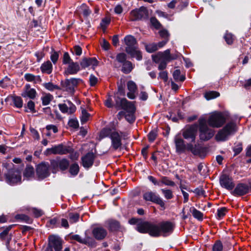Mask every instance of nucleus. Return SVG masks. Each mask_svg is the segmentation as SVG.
I'll return each mask as SVG.
<instances>
[{
	"label": "nucleus",
	"instance_id": "61",
	"mask_svg": "<svg viewBox=\"0 0 251 251\" xmlns=\"http://www.w3.org/2000/svg\"><path fill=\"white\" fill-rule=\"evenodd\" d=\"M134 113H126L125 115V118L130 123H132L135 120V118L134 116Z\"/></svg>",
	"mask_w": 251,
	"mask_h": 251
},
{
	"label": "nucleus",
	"instance_id": "27",
	"mask_svg": "<svg viewBox=\"0 0 251 251\" xmlns=\"http://www.w3.org/2000/svg\"><path fill=\"white\" fill-rule=\"evenodd\" d=\"M97 65V60L95 58H85L80 62V66L85 69L91 66Z\"/></svg>",
	"mask_w": 251,
	"mask_h": 251
},
{
	"label": "nucleus",
	"instance_id": "26",
	"mask_svg": "<svg viewBox=\"0 0 251 251\" xmlns=\"http://www.w3.org/2000/svg\"><path fill=\"white\" fill-rule=\"evenodd\" d=\"M92 233L96 239L102 240L106 236L107 231L102 227H96L93 229Z\"/></svg>",
	"mask_w": 251,
	"mask_h": 251
},
{
	"label": "nucleus",
	"instance_id": "1",
	"mask_svg": "<svg viewBox=\"0 0 251 251\" xmlns=\"http://www.w3.org/2000/svg\"><path fill=\"white\" fill-rule=\"evenodd\" d=\"M174 227L173 224L170 222H163L157 225L143 221L137 225V230L141 233H148L153 237L166 236L173 232Z\"/></svg>",
	"mask_w": 251,
	"mask_h": 251
},
{
	"label": "nucleus",
	"instance_id": "25",
	"mask_svg": "<svg viewBox=\"0 0 251 251\" xmlns=\"http://www.w3.org/2000/svg\"><path fill=\"white\" fill-rule=\"evenodd\" d=\"M127 89L128 92L127 93V97L131 100L136 98V94L137 90L136 84L133 81H129L127 83Z\"/></svg>",
	"mask_w": 251,
	"mask_h": 251
},
{
	"label": "nucleus",
	"instance_id": "62",
	"mask_svg": "<svg viewBox=\"0 0 251 251\" xmlns=\"http://www.w3.org/2000/svg\"><path fill=\"white\" fill-rule=\"evenodd\" d=\"M159 35L162 38H164V40L169 39V34L168 31L165 29L160 30L159 31Z\"/></svg>",
	"mask_w": 251,
	"mask_h": 251
},
{
	"label": "nucleus",
	"instance_id": "3",
	"mask_svg": "<svg viewBox=\"0 0 251 251\" xmlns=\"http://www.w3.org/2000/svg\"><path fill=\"white\" fill-rule=\"evenodd\" d=\"M175 142L176 147V150L177 152H183L185 151L191 152L194 155H198L200 157L204 156L205 150L199 144H192V143H187L185 144L184 140L179 137H176Z\"/></svg>",
	"mask_w": 251,
	"mask_h": 251
},
{
	"label": "nucleus",
	"instance_id": "28",
	"mask_svg": "<svg viewBox=\"0 0 251 251\" xmlns=\"http://www.w3.org/2000/svg\"><path fill=\"white\" fill-rule=\"evenodd\" d=\"M40 69L42 73L50 74L52 71V65L50 61H47L41 65Z\"/></svg>",
	"mask_w": 251,
	"mask_h": 251
},
{
	"label": "nucleus",
	"instance_id": "6",
	"mask_svg": "<svg viewBox=\"0 0 251 251\" xmlns=\"http://www.w3.org/2000/svg\"><path fill=\"white\" fill-rule=\"evenodd\" d=\"M124 41L126 47V52L132 57H135L138 60L142 59L141 52L138 50L136 39L131 35H127L124 38Z\"/></svg>",
	"mask_w": 251,
	"mask_h": 251
},
{
	"label": "nucleus",
	"instance_id": "48",
	"mask_svg": "<svg viewBox=\"0 0 251 251\" xmlns=\"http://www.w3.org/2000/svg\"><path fill=\"white\" fill-rule=\"evenodd\" d=\"M227 211V209L226 207L219 208L217 210V218L218 219L223 218L226 215Z\"/></svg>",
	"mask_w": 251,
	"mask_h": 251
},
{
	"label": "nucleus",
	"instance_id": "17",
	"mask_svg": "<svg viewBox=\"0 0 251 251\" xmlns=\"http://www.w3.org/2000/svg\"><path fill=\"white\" fill-rule=\"evenodd\" d=\"M96 157L94 153L90 152L83 156L81 158V164L83 167L86 169L91 168L94 164Z\"/></svg>",
	"mask_w": 251,
	"mask_h": 251
},
{
	"label": "nucleus",
	"instance_id": "9",
	"mask_svg": "<svg viewBox=\"0 0 251 251\" xmlns=\"http://www.w3.org/2000/svg\"><path fill=\"white\" fill-rule=\"evenodd\" d=\"M115 106L119 109H124L126 113H135L136 110L133 103L128 101L125 98L116 97L115 99Z\"/></svg>",
	"mask_w": 251,
	"mask_h": 251
},
{
	"label": "nucleus",
	"instance_id": "46",
	"mask_svg": "<svg viewBox=\"0 0 251 251\" xmlns=\"http://www.w3.org/2000/svg\"><path fill=\"white\" fill-rule=\"evenodd\" d=\"M73 62V60L71 58L70 55L68 52H64L62 59V63L63 64L68 65L71 63Z\"/></svg>",
	"mask_w": 251,
	"mask_h": 251
},
{
	"label": "nucleus",
	"instance_id": "15",
	"mask_svg": "<svg viewBox=\"0 0 251 251\" xmlns=\"http://www.w3.org/2000/svg\"><path fill=\"white\" fill-rule=\"evenodd\" d=\"M50 164L47 162H42L36 167V174L39 179H43L50 175Z\"/></svg>",
	"mask_w": 251,
	"mask_h": 251
},
{
	"label": "nucleus",
	"instance_id": "36",
	"mask_svg": "<svg viewBox=\"0 0 251 251\" xmlns=\"http://www.w3.org/2000/svg\"><path fill=\"white\" fill-rule=\"evenodd\" d=\"M161 184H164L166 186L174 187L176 185L174 181L171 180L168 177L162 176L161 178Z\"/></svg>",
	"mask_w": 251,
	"mask_h": 251
},
{
	"label": "nucleus",
	"instance_id": "49",
	"mask_svg": "<svg viewBox=\"0 0 251 251\" xmlns=\"http://www.w3.org/2000/svg\"><path fill=\"white\" fill-rule=\"evenodd\" d=\"M9 230L8 229H5L0 233V238L1 240H6V245L8 246L9 243V239L8 236Z\"/></svg>",
	"mask_w": 251,
	"mask_h": 251
},
{
	"label": "nucleus",
	"instance_id": "55",
	"mask_svg": "<svg viewBox=\"0 0 251 251\" xmlns=\"http://www.w3.org/2000/svg\"><path fill=\"white\" fill-rule=\"evenodd\" d=\"M68 125L70 127L76 128L78 127V122L77 120L72 119L69 120Z\"/></svg>",
	"mask_w": 251,
	"mask_h": 251
},
{
	"label": "nucleus",
	"instance_id": "31",
	"mask_svg": "<svg viewBox=\"0 0 251 251\" xmlns=\"http://www.w3.org/2000/svg\"><path fill=\"white\" fill-rule=\"evenodd\" d=\"M190 212L192 213L193 217L199 221H202L203 219V214L201 211L198 210L194 207H192L190 209Z\"/></svg>",
	"mask_w": 251,
	"mask_h": 251
},
{
	"label": "nucleus",
	"instance_id": "63",
	"mask_svg": "<svg viewBox=\"0 0 251 251\" xmlns=\"http://www.w3.org/2000/svg\"><path fill=\"white\" fill-rule=\"evenodd\" d=\"M242 145L241 144H239L234 147L233 148V151L234 152L235 155L239 154L242 151Z\"/></svg>",
	"mask_w": 251,
	"mask_h": 251
},
{
	"label": "nucleus",
	"instance_id": "4",
	"mask_svg": "<svg viewBox=\"0 0 251 251\" xmlns=\"http://www.w3.org/2000/svg\"><path fill=\"white\" fill-rule=\"evenodd\" d=\"M100 137L101 138L109 137L111 140V147L115 150H117L122 146V136L114 128H103L100 132Z\"/></svg>",
	"mask_w": 251,
	"mask_h": 251
},
{
	"label": "nucleus",
	"instance_id": "5",
	"mask_svg": "<svg viewBox=\"0 0 251 251\" xmlns=\"http://www.w3.org/2000/svg\"><path fill=\"white\" fill-rule=\"evenodd\" d=\"M238 130L236 123L234 121L228 122L216 135L215 138L218 141H225L234 135Z\"/></svg>",
	"mask_w": 251,
	"mask_h": 251
},
{
	"label": "nucleus",
	"instance_id": "60",
	"mask_svg": "<svg viewBox=\"0 0 251 251\" xmlns=\"http://www.w3.org/2000/svg\"><path fill=\"white\" fill-rule=\"evenodd\" d=\"M151 22L152 25L156 28H159L161 25L158 21L155 18H151Z\"/></svg>",
	"mask_w": 251,
	"mask_h": 251
},
{
	"label": "nucleus",
	"instance_id": "38",
	"mask_svg": "<svg viewBox=\"0 0 251 251\" xmlns=\"http://www.w3.org/2000/svg\"><path fill=\"white\" fill-rule=\"evenodd\" d=\"M12 100L15 107L17 108H21L23 106V100L20 97L13 96Z\"/></svg>",
	"mask_w": 251,
	"mask_h": 251
},
{
	"label": "nucleus",
	"instance_id": "23",
	"mask_svg": "<svg viewBox=\"0 0 251 251\" xmlns=\"http://www.w3.org/2000/svg\"><path fill=\"white\" fill-rule=\"evenodd\" d=\"M249 191V187L247 184L239 183L235 188L232 194L235 196H241L247 194Z\"/></svg>",
	"mask_w": 251,
	"mask_h": 251
},
{
	"label": "nucleus",
	"instance_id": "52",
	"mask_svg": "<svg viewBox=\"0 0 251 251\" xmlns=\"http://www.w3.org/2000/svg\"><path fill=\"white\" fill-rule=\"evenodd\" d=\"M110 20L107 18H104L102 20L100 25L103 31L106 29L107 25L110 24Z\"/></svg>",
	"mask_w": 251,
	"mask_h": 251
},
{
	"label": "nucleus",
	"instance_id": "34",
	"mask_svg": "<svg viewBox=\"0 0 251 251\" xmlns=\"http://www.w3.org/2000/svg\"><path fill=\"white\" fill-rule=\"evenodd\" d=\"M79 167L77 163L72 164L69 168V173L73 176H76L79 173Z\"/></svg>",
	"mask_w": 251,
	"mask_h": 251
},
{
	"label": "nucleus",
	"instance_id": "64",
	"mask_svg": "<svg viewBox=\"0 0 251 251\" xmlns=\"http://www.w3.org/2000/svg\"><path fill=\"white\" fill-rule=\"evenodd\" d=\"M181 3V0H173L168 4V6L169 8L173 9L175 8L176 4H180Z\"/></svg>",
	"mask_w": 251,
	"mask_h": 251
},
{
	"label": "nucleus",
	"instance_id": "13",
	"mask_svg": "<svg viewBox=\"0 0 251 251\" xmlns=\"http://www.w3.org/2000/svg\"><path fill=\"white\" fill-rule=\"evenodd\" d=\"M69 165V160L66 158L60 160H52L50 161V167L53 173H56L59 169L62 171L67 170Z\"/></svg>",
	"mask_w": 251,
	"mask_h": 251
},
{
	"label": "nucleus",
	"instance_id": "21",
	"mask_svg": "<svg viewBox=\"0 0 251 251\" xmlns=\"http://www.w3.org/2000/svg\"><path fill=\"white\" fill-rule=\"evenodd\" d=\"M80 70V66L78 63L72 62L68 64L64 69V75H74L76 74Z\"/></svg>",
	"mask_w": 251,
	"mask_h": 251
},
{
	"label": "nucleus",
	"instance_id": "18",
	"mask_svg": "<svg viewBox=\"0 0 251 251\" xmlns=\"http://www.w3.org/2000/svg\"><path fill=\"white\" fill-rule=\"evenodd\" d=\"M82 81L80 78H72L65 80L64 87L67 92L73 93L75 91V88L77 86L78 83Z\"/></svg>",
	"mask_w": 251,
	"mask_h": 251
},
{
	"label": "nucleus",
	"instance_id": "16",
	"mask_svg": "<svg viewBox=\"0 0 251 251\" xmlns=\"http://www.w3.org/2000/svg\"><path fill=\"white\" fill-rule=\"evenodd\" d=\"M148 16V11L144 7H141L139 9L133 10L130 14V19L132 21H136L145 18Z\"/></svg>",
	"mask_w": 251,
	"mask_h": 251
},
{
	"label": "nucleus",
	"instance_id": "33",
	"mask_svg": "<svg viewBox=\"0 0 251 251\" xmlns=\"http://www.w3.org/2000/svg\"><path fill=\"white\" fill-rule=\"evenodd\" d=\"M34 173V168L32 166H27L24 173V176L28 179L33 176Z\"/></svg>",
	"mask_w": 251,
	"mask_h": 251
},
{
	"label": "nucleus",
	"instance_id": "29",
	"mask_svg": "<svg viewBox=\"0 0 251 251\" xmlns=\"http://www.w3.org/2000/svg\"><path fill=\"white\" fill-rule=\"evenodd\" d=\"M25 80L28 82H32L35 83H40L42 81V79L39 75H34L31 74L27 73L24 75Z\"/></svg>",
	"mask_w": 251,
	"mask_h": 251
},
{
	"label": "nucleus",
	"instance_id": "50",
	"mask_svg": "<svg viewBox=\"0 0 251 251\" xmlns=\"http://www.w3.org/2000/svg\"><path fill=\"white\" fill-rule=\"evenodd\" d=\"M224 38L226 43L228 45L232 44L234 40V36L232 34L229 33H226L225 34Z\"/></svg>",
	"mask_w": 251,
	"mask_h": 251
},
{
	"label": "nucleus",
	"instance_id": "57",
	"mask_svg": "<svg viewBox=\"0 0 251 251\" xmlns=\"http://www.w3.org/2000/svg\"><path fill=\"white\" fill-rule=\"evenodd\" d=\"M124 96L125 95V89L124 87L122 84H121L118 86V90L117 94L115 96V99L116 97L119 98L118 96Z\"/></svg>",
	"mask_w": 251,
	"mask_h": 251
},
{
	"label": "nucleus",
	"instance_id": "30",
	"mask_svg": "<svg viewBox=\"0 0 251 251\" xmlns=\"http://www.w3.org/2000/svg\"><path fill=\"white\" fill-rule=\"evenodd\" d=\"M133 68V66L131 62L128 61L125 62L123 64L122 71L125 74H129L131 72Z\"/></svg>",
	"mask_w": 251,
	"mask_h": 251
},
{
	"label": "nucleus",
	"instance_id": "39",
	"mask_svg": "<svg viewBox=\"0 0 251 251\" xmlns=\"http://www.w3.org/2000/svg\"><path fill=\"white\" fill-rule=\"evenodd\" d=\"M220 96V94L216 91H209L204 94V97L207 100L217 98Z\"/></svg>",
	"mask_w": 251,
	"mask_h": 251
},
{
	"label": "nucleus",
	"instance_id": "47",
	"mask_svg": "<svg viewBox=\"0 0 251 251\" xmlns=\"http://www.w3.org/2000/svg\"><path fill=\"white\" fill-rule=\"evenodd\" d=\"M69 217L70 223H74L78 221L79 215L77 213H71L69 214Z\"/></svg>",
	"mask_w": 251,
	"mask_h": 251
},
{
	"label": "nucleus",
	"instance_id": "2",
	"mask_svg": "<svg viewBox=\"0 0 251 251\" xmlns=\"http://www.w3.org/2000/svg\"><path fill=\"white\" fill-rule=\"evenodd\" d=\"M2 167L7 170L4 176L5 181L8 184L14 185L21 183V172L12 162H3Z\"/></svg>",
	"mask_w": 251,
	"mask_h": 251
},
{
	"label": "nucleus",
	"instance_id": "11",
	"mask_svg": "<svg viewBox=\"0 0 251 251\" xmlns=\"http://www.w3.org/2000/svg\"><path fill=\"white\" fill-rule=\"evenodd\" d=\"M143 199L146 201H151L157 204L163 210L165 209V202L162 198L156 193L151 191L145 192L143 194Z\"/></svg>",
	"mask_w": 251,
	"mask_h": 251
},
{
	"label": "nucleus",
	"instance_id": "45",
	"mask_svg": "<svg viewBox=\"0 0 251 251\" xmlns=\"http://www.w3.org/2000/svg\"><path fill=\"white\" fill-rule=\"evenodd\" d=\"M90 114L85 109H82L81 112V122L82 124L86 123L90 117Z\"/></svg>",
	"mask_w": 251,
	"mask_h": 251
},
{
	"label": "nucleus",
	"instance_id": "24",
	"mask_svg": "<svg viewBox=\"0 0 251 251\" xmlns=\"http://www.w3.org/2000/svg\"><path fill=\"white\" fill-rule=\"evenodd\" d=\"M36 90L34 88H31L30 84H27L24 87L21 95L24 98L34 99L36 96Z\"/></svg>",
	"mask_w": 251,
	"mask_h": 251
},
{
	"label": "nucleus",
	"instance_id": "19",
	"mask_svg": "<svg viewBox=\"0 0 251 251\" xmlns=\"http://www.w3.org/2000/svg\"><path fill=\"white\" fill-rule=\"evenodd\" d=\"M220 183L222 187L228 190H231L234 187V183L232 178L225 174L220 176Z\"/></svg>",
	"mask_w": 251,
	"mask_h": 251
},
{
	"label": "nucleus",
	"instance_id": "8",
	"mask_svg": "<svg viewBox=\"0 0 251 251\" xmlns=\"http://www.w3.org/2000/svg\"><path fill=\"white\" fill-rule=\"evenodd\" d=\"M226 118L222 112H214L212 113L206 120L209 126L214 128L222 127L226 123Z\"/></svg>",
	"mask_w": 251,
	"mask_h": 251
},
{
	"label": "nucleus",
	"instance_id": "12",
	"mask_svg": "<svg viewBox=\"0 0 251 251\" xmlns=\"http://www.w3.org/2000/svg\"><path fill=\"white\" fill-rule=\"evenodd\" d=\"M178 54H171L170 50L168 49L164 52H159L156 54L152 55V58L154 62L158 63L160 61H164L167 62L173 59H176L178 57Z\"/></svg>",
	"mask_w": 251,
	"mask_h": 251
},
{
	"label": "nucleus",
	"instance_id": "53",
	"mask_svg": "<svg viewBox=\"0 0 251 251\" xmlns=\"http://www.w3.org/2000/svg\"><path fill=\"white\" fill-rule=\"evenodd\" d=\"M9 85V79L5 77L0 81V87L2 88L7 87Z\"/></svg>",
	"mask_w": 251,
	"mask_h": 251
},
{
	"label": "nucleus",
	"instance_id": "54",
	"mask_svg": "<svg viewBox=\"0 0 251 251\" xmlns=\"http://www.w3.org/2000/svg\"><path fill=\"white\" fill-rule=\"evenodd\" d=\"M59 58V54L57 52L52 51L50 55V59L54 64H56Z\"/></svg>",
	"mask_w": 251,
	"mask_h": 251
},
{
	"label": "nucleus",
	"instance_id": "56",
	"mask_svg": "<svg viewBox=\"0 0 251 251\" xmlns=\"http://www.w3.org/2000/svg\"><path fill=\"white\" fill-rule=\"evenodd\" d=\"M98 79L93 75H91L89 77V82L91 86H94L98 82Z\"/></svg>",
	"mask_w": 251,
	"mask_h": 251
},
{
	"label": "nucleus",
	"instance_id": "40",
	"mask_svg": "<svg viewBox=\"0 0 251 251\" xmlns=\"http://www.w3.org/2000/svg\"><path fill=\"white\" fill-rule=\"evenodd\" d=\"M70 239L71 240H75L81 244H83L85 245H87L88 244L87 239H83L79 235L77 234L71 235L70 236Z\"/></svg>",
	"mask_w": 251,
	"mask_h": 251
},
{
	"label": "nucleus",
	"instance_id": "41",
	"mask_svg": "<svg viewBox=\"0 0 251 251\" xmlns=\"http://www.w3.org/2000/svg\"><path fill=\"white\" fill-rule=\"evenodd\" d=\"M173 77L176 81H183L185 79V76L180 75V71L179 70H176L173 74Z\"/></svg>",
	"mask_w": 251,
	"mask_h": 251
},
{
	"label": "nucleus",
	"instance_id": "59",
	"mask_svg": "<svg viewBox=\"0 0 251 251\" xmlns=\"http://www.w3.org/2000/svg\"><path fill=\"white\" fill-rule=\"evenodd\" d=\"M149 180L154 185H157L159 186H161V180L158 181L155 177L151 176H148Z\"/></svg>",
	"mask_w": 251,
	"mask_h": 251
},
{
	"label": "nucleus",
	"instance_id": "35",
	"mask_svg": "<svg viewBox=\"0 0 251 251\" xmlns=\"http://www.w3.org/2000/svg\"><path fill=\"white\" fill-rule=\"evenodd\" d=\"M109 229L111 231H115L120 228V223L115 220H110L108 221Z\"/></svg>",
	"mask_w": 251,
	"mask_h": 251
},
{
	"label": "nucleus",
	"instance_id": "20",
	"mask_svg": "<svg viewBox=\"0 0 251 251\" xmlns=\"http://www.w3.org/2000/svg\"><path fill=\"white\" fill-rule=\"evenodd\" d=\"M58 107L63 113L72 114L76 110L75 106L70 100H66L64 103L58 104Z\"/></svg>",
	"mask_w": 251,
	"mask_h": 251
},
{
	"label": "nucleus",
	"instance_id": "32",
	"mask_svg": "<svg viewBox=\"0 0 251 251\" xmlns=\"http://www.w3.org/2000/svg\"><path fill=\"white\" fill-rule=\"evenodd\" d=\"M53 99V97L50 93L45 94L42 97L41 100L43 105H47L50 104Z\"/></svg>",
	"mask_w": 251,
	"mask_h": 251
},
{
	"label": "nucleus",
	"instance_id": "14",
	"mask_svg": "<svg viewBox=\"0 0 251 251\" xmlns=\"http://www.w3.org/2000/svg\"><path fill=\"white\" fill-rule=\"evenodd\" d=\"M73 151L72 148L69 146H64L62 144H59L57 146H54L51 148L47 150V151L50 153L54 154H66L71 153Z\"/></svg>",
	"mask_w": 251,
	"mask_h": 251
},
{
	"label": "nucleus",
	"instance_id": "44",
	"mask_svg": "<svg viewBox=\"0 0 251 251\" xmlns=\"http://www.w3.org/2000/svg\"><path fill=\"white\" fill-rule=\"evenodd\" d=\"M145 47L146 50L150 53L153 52L158 49V47H157V45L155 43L146 45Z\"/></svg>",
	"mask_w": 251,
	"mask_h": 251
},
{
	"label": "nucleus",
	"instance_id": "58",
	"mask_svg": "<svg viewBox=\"0 0 251 251\" xmlns=\"http://www.w3.org/2000/svg\"><path fill=\"white\" fill-rule=\"evenodd\" d=\"M157 137V133L155 131H151L148 134V139L150 142H153Z\"/></svg>",
	"mask_w": 251,
	"mask_h": 251
},
{
	"label": "nucleus",
	"instance_id": "51",
	"mask_svg": "<svg viewBox=\"0 0 251 251\" xmlns=\"http://www.w3.org/2000/svg\"><path fill=\"white\" fill-rule=\"evenodd\" d=\"M126 55L124 53H118L116 56V60L120 63H122L123 64L125 62H126Z\"/></svg>",
	"mask_w": 251,
	"mask_h": 251
},
{
	"label": "nucleus",
	"instance_id": "7",
	"mask_svg": "<svg viewBox=\"0 0 251 251\" xmlns=\"http://www.w3.org/2000/svg\"><path fill=\"white\" fill-rule=\"evenodd\" d=\"M198 122L200 139L202 141H207L211 139L214 135V130L208 126L206 120L201 118Z\"/></svg>",
	"mask_w": 251,
	"mask_h": 251
},
{
	"label": "nucleus",
	"instance_id": "42",
	"mask_svg": "<svg viewBox=\"0 0 251 251\" xmlns=\"http://www.w3.org/2000/svg\"><path fill=\"white\" fill-rule=\"evenodd\" d=\"M43 86L48 90L50 91H53L55 90L59 89L58 86L53 84L51 82L45 83L43 84Z\"/></svg>",
	"mask_w": 251,
	"mask_h": 251
},
{
	"label": "nucleus",
	"instance_id": "22",
	"mask_svg": "<svg viewBox=\"0 0 251 251\" xmlns=\"http://www.w3.org/2000/svg\"><path fill=\"white\" fill-rule=\"evenodd\" d=\"M49 244L55 251H61L62 250V246L61 240L57 236L54 235L50 236L49 237Z\"/></svg>",
	"mask_w": 251,
	"mask_h": 251
},
{
	"label": "nucleus",
	"instance_id": "10",
	"mask_svg": "<svg viewBox=\"0 0 251 251\" xmlns=\"http://www.w3.org/2000/svg\"><path fill=\"white\" fill-rule=\"evenodd\" d=\"M198 126L197 124H193L189 126H186L182 132V136L183 138L190 141L189 143H195L196 136L197 135Z\"/></svg>",
	"mask_w": 251,
	"mask_h": 251
},
{
	"label": "nucleus",
	"instance_id": "37",
	"mask_svg": "<svg viewBox=\"0 0 251 251\" xmlns=\"http://www.w3.org/2000/svg\"><path fill=\"white\" fill-rule=\"evenodd\" d=\"M161 191L166 199L170 200L174 197L173 191L170 189H161Z\"/></svg>",
	"mask_w": 251,
	"mask_h": 251
},
{
	"label": "nucleus",
	"instance_id": "43",
	"mask_svg": "<svg viewBox=\"0 0 251 251\" xmlns=\"http://www.w3.org/2000/svg\"><path fill=\"white\" fill-rule=\"evenodd\" d=\"M223 245L220 240L216 241L212 247V251H223Z\"/></svg>",
	"mask_w": 251,
	"mask_h": 251
}]
</instances>
